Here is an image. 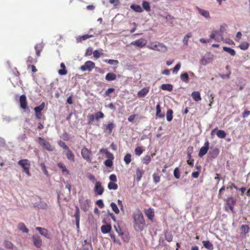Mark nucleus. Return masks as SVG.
I'll use <instances>...</instances> for the list:
<instances>
[{
    "mask_svg": "<svg viewBox=\"0 0 250 250\" xmlns=\"http://www.w3.org/2000/svg\"><path fill=\"white\" fill-rule=\"evenodd\" d=\"M133 226L136 230L142 231L146 226L143 214L139 209L135 210L133 213Z\"/></svg>",
    "mask_w": 250,
    "mask_h": 250,
    "instance_id": "nucleus-1",
    "label": "nucleus"
},
{
    "mask_svg": "<svg viewBox=\"0 0 250 250\" xmlns=\"http://www.w3.org/2000/svg\"><path fill=\"white\" fill-rule=\"evenodd\" d=\"M150 49L156 50L162 53L167 51V47L164 43L159 42H151L147 46Z\"/></svg>",
    "mask_w": 250,
    "mask_h": 250,
    "instance_id": "nucleus-2",
    "label": "nucleus"
},
{
    "mask_svg": "<svg viewBox=\"0 0 250 250\" xmlns=\"http://www.w3.org/2000/svg\"><path fill=\"white\" fill-rule=\"evenodd\" d=\"M18 164L22 168V171L25 172L28 176L31 175L30 168L31 163L28 159H21L18 162Z\"/></svg>",
    "mask_w": 250,
    "mask_h": 250,
    "instance_id": "nucleus-3",
    "label": "nucleus"
},
{
    "mask_svg": "<svg viewBox=\"0 0 250 250\" xmlns=\"http://www.w3.org/2000/svg\"><path fill=\"white\" fill-rule=\"evenodd\" d=\"M81 155L83 158L87 162H91L92 153L90 149H88L85 146L83 147L81 150Z\"/></svg>",
    "mask_w": 250,
    "mask_h": 250,
    "instance_id": "nucleus-4",
    "label": "nucleus"
},
{
    "mask_svg": "<svg viewBox=\"0 0 250 250\" xmlns=\"http://www.w3.org/2000/svg\"><path fill=\"white\" fill-rule=\"evenodd\" d=\"M114 228L115 231L118 233L119 236L121 237L122 239L124 242L126 243L129 242L130 237L128 233H126L124 232L122 229L120 227V226L119 225L118 226L114 225Z\"/></svg>",
    "mask_w": 250,
    "mask_h": 250,
    "instance_id": "nucleus-5",
    "label": "nucleus"
},
{
    "mask_svg": "<svg viewBox=\"0 0 250 250\" xmlns=\"http://www.w3.org/2000/svg\"><path fill=\"white\" fill-rule=\"evenodd\" d=\"M39 143L42 145V147L49 151H52L54 149V147L52 146L49 142L46 141L41 137L38 138Z\"/></svg>",
    "mask_w": 250,
    "mask_h": 250,
    "instance_id": "nucleus-6",
    "label": "nucleus"
},
{
    "mask_svg": "<svg viewBox=\"0 0 250 250\" xmlns=\"http://www.w3.org/2000/svg\"><path fill=\"white\" fill-rule=\"evenodd\" d=\"M95 66V63L91 61H86L84 64L82 65L80 69L83 71H91Z\"/></svg>",
    "mask_w": 250,
    "mask_h": 250,
    "instance_id": "nucleus-7",
    "label": "nucleus"
},
{
    "mask_svg": "<svg viewBox=\"0 0 250 250\" xmlns=\"http://www.w3.org/2000/svg\"><path fill=\"white\" fill-rule=\"evenodd\" d=\"M79 203L80 204L81 208L84 212H86L90 206L91 201L89 199H86L83 201L82 199H79Z\"/></svg>",
    "mask_w": 250,
    "mask_h": 250,
    "instance_id": "nucleus-8",
    "label": "nucleus"
},
{
    "mask_svg": "<svg viewBox=\"0 0 250 250\" xmlns=\"http://www.w3.org/2000/svg\"><path fill=\"white\" fill-rule=\"evenodd\" d=\"M19 102L20 104V107L21 109L24 110H26V109H28L26 97L24 94L20 96Z\"/></svg>",
    "mask_w": 250,
    "mask_h": 250,
    "instance_id": "nucleus-9",
    "label": "nucleus"
},
{
    "mask_svg": "<svg viewBox=\"0 0 250 250\" xmlns=\"http://www.w3.org/2000/svg\"><path fill=\"white\" fill-rule=\"evenodd\" d=\"M146 41L143 38H141L131 42L130 45H134L139 48H142L146 45Z\"/></svg>",
    "mask_w": 250,
    "mask_h": 250,
    "instance_id": "nucleus-10",
    "label": "nucleus"
},
{
    "mask_svg": "<svg viewBox=\"0 0 250 250\" xmlns=\"http://www.w3.org/2000/svg\"><path fill=\"white\" fill-rule=\"evenodd\" d=\"M34 245L37 248H40L42 246V241L38 235H33L32 237Z\"/></svg>",
    "mask_w": 250,
    "mask_h": 250,
    "instance_id": "nucleus-11",
    "label": "nucleus"
},
{
    "mask_svg": "<svg viewBox=\"0 0 250 250\" xmlns=\"http://www.w3.org/2000/svg\"><path fill=\"white\" fill-rule=\"evenodd\" d=\"M209 143L208 141H207L205 144L204 146L200 149L198 156L200 157H202L203 156L206 155L209 149Z\"/></svg>",
    "mask_w": 250,
    "mask_h": 250,
    "instance_id": "nucleus-12",
    "label": "nucleus"
},
{
    "mask_svg": "<svg viewBox=\"0 0 250 250\" xmlns=\"http://www.w3.org/2000/svg\"><path fill=\"white\" fill-rule=\"evenodd\" d=\"M94 190L96 194L99 195H101L103 193L104 191V188L102 187V184L100 182H96Z\"/></svg>",
    "mask_w": 250,
    "mask_h": 250,
    "instance_id": "nucleus-13",
    "label": "nucleus"
},
{
    "mask_svg": "<svg viewBox=\"0 0 250 250\" xmlns=\"http://www.w3.org/2000/svg\"><path fill=\"white\" fill-rule=\"evenodd\" d=\"M213 60V56L210 55L203 56L200 60V63L203 65H206L208 63L211 62Z\"/></svg>",
    "mask_w": 250,
    "mask_h": 250,
    "instance_id": "nucleus-14",
    "label": "nucleus"
},
{
    "mask_svg": "<svg viewBox=\"0 0 250 250\" xmlns=\"http://www.w3.org/2000/svg\"><path fill=\"white\" fill-rule=\"evenodd\" d=\"M36 229L38 230L40 234L44 236L45 238L49 239L50 235L48 232V230L45 229L40 227H37L36 228Z\"/></svg>",
    "mask_w": 250,
    "mask_h": 250,
    "instance_id": "nucleus-15",
    "label": "nucleus"
},
{
    "mask_svg": "<svg viewBox=\"0 0 250 250\" xmlns=\"http://www.w3.org/2000/svg\"><path fill=\"white\" fill-rule=\"evenodd\" d=\"M115 127L114 124L112 123H110L107 125H105L104 126L103 129L105 133H106L108 134H110L113 130V129Z\"/></svg>",
    "mask_w": 250,
    "mask_h": 250,
    "instance_id": "nucleus-16",
    "label": "nucleus"
},
{
    "mask_svg": "<svg viewBox=\"0 0 250 250\" xmlns=\"http://www.w3.org/2000/svg\"><path fill=\"white\" fill-rule=\"evenodd\" d=\"M236 201V199L232 197L228 198L227 200V205L232 211L233 210V206L235 205Z\"/></svg>",
    "mask_w": 250,
    "mask_h": 250,
    "instance_id": "nucleus-17",
    "label": "nucleus"
},
{
    "mask_svg": "<svg viewBox=\"0 0 250 250\" xmlns=\"http://www.w3.org/2000/svg\"><path fill=\"white\" fill-rule=\"evenodd\" d=\"M149 91V88L148 87H144L138 92V97L139 98L145 97L148 94Z\"/></svg>",
    "mask_w": 250,
    "mask_h": 250,
    "instance_id": "nucleus-18",
    "label": "nucleus"
},
{
    "mask_svg": "<svg viewBox=\"0 0 250 250\" xmlns=\"http://www.w3.org/2000/svg\"><path fill=\"white\" fill-rule=\"evenodd\" d=\"M156 116L157 118L162 119L165 117V114L161 111V107L160 104H158L156 107Z\"/></svg>",
    "mask_w": 250,
    "mask_h": 250,
    "instance_id": "nucleus-19",
    "label": "nucleus"
},
{
    "mask_svg": "<svg viewBox=\"0 0 250 250\" xmlns=\"http://www.w3.org/2000/svg\"><path fill=\"white\" fill-rule=\"evenodd\" d=\"M144 173V171L142 168L138 167L136 169V180L138 182H139L141 180Z\"/></svg>",
    "mask_w": 250,
    "mask_h": 250,
    "instance_id": "nucleus-20",
    "label": "nucleus"
},
{
    "mask_svg": "<svg viewBox=\"0 0 250 250\" xmlns=\"http://www.w3.org/2000/svg\"><path fill=\"white\" fill-rule=\"evenodd\" d=\"M100 152L101 153H104L108 160H113L114 158L113 154L111 152H109L106 149H101Z\"/></svg>",
    "mask_w": 250,
    "mask_h": 250,
    "instance_id": "nucleus-21",
    "label": "nucleus"
},
{
    "mask_svg": "<svg viewBox=\"0 0 250 250\" xmlns=\"http://www.w3.org/2000/svg\"><path fill=\"white\" fill-rule=\"evenodd\" d=\"M203 246L208 250H213L214 249L213 245L208 240L203 241L202 242Z\"/></svg>",
    "mask_w": 250,
    "mask_h": 250,
    "instance_id": "nucleus-22",
    "label": "nucleus"
},
{
    "mask_svg": "<svg viewBox=\"0 0 250 250\" xmlns=\"http://www.w3.org/2000/svg\"><path fill=\"white\" fill-rule=\"evenodd\" d=\"M111 226L110 224L103 225L101 228V231L104 234H106L110 232L111 229Z\"/></svg>",
    "mask_w": 250,
    "mask_h": 250,
    "instance_id": "nucleus-23",
    "label": "nucleus"
},
{
    "mask_svg": "<svg viewBox=\"0 0 250 250\" xmlns=\"http://www.w3.org/2000/svg\"><path fill=\"white\" fill-rule=\"evenodd\" d=\"M43 48V44L41 43L37 44L35 46L36 54L37 57H39L41 56V52Z\"/></svg>",
    "mask_w": 250,
    "mask_h": 250,
    "instance_id": "nucleus-24",
    "label": "nucleus"
},
{
    "mask_svg": "<svg viewBox=\"0 0 250 250\" xmlns=\"http://www.w3.org/2000/svg\"><path fill=\"white\" fill-rule=\"evenodd\" d=\"M219 153V150L218 148H215L211 149L209 152V155L210 158H215L217 157Z\"/></svg>",
    "mask_w": 250,
    "mask_h": 250,
    "instance_id": "nucleus-25",
    "label": "nucleus"
},
{
    "mask_svg": "<svg viewBox=\"0 0 250 250\" xmlns=\"http://www.w3.org/2000/svg\"><path fill=\"white\" fill-rule=\"evenodd\" d=\"M94 36L92 34H85L82 36H79L77 40L78 42H81L83 41H85L89 38L94 37Z\"/></svg>",
    "mask_w": 250,
    "mask_h": 250,
    "instance_id": "nucleus-26",
    "label": "nucleus"
},
{
    "mask_svg": "<svg viewBox=\"0 0 250 250\" xmlns=\"http://www.w3.org/2000/svg\"><path fill=\"white\" fill-rule=\"evenodd\" d=\"M65 155L67 158L71 161L74 162L75 161V156L72 151L70 149H68L66 150L65 152Z\"/></svg>",
    "mask_w": 250,
    "mask_h": 250,
    "instance_id": "nucleus-27",
    "label": "nucleus"
},
{
    "mask_svg": "<svg viewBox=\"0 0 250 250\" xmlns=\"http://www.w3.org/2000/svg\"><path fill=\"white\" fill-rule=\"evenodd\" d=\"M145 214L147 217L152 220L154 216V212L151 208H149L145 211Z\"/></svg>",
    "mask_w": 250,
    "mask_h": 250,
    "instance_id": "nucleus-28",
    "label": "nucleus"
},
{
    "mask_svg": "<svg viewBox=\"0 0 250 250\" xmlns=\"http://www.w3.org/2000/svg\"><path fill=\"white\" fill-rule=\"evenodd\" d=\"M57 166L61 169L62 172L63 174H69V170L66 168L65 165L63 164L60 162L57 164Z\"/></svg>",
    "mask_w": 250,
    "mask_h": 250,
    "instance_id": "nucleus-29",
    "label": "nucleus"
},
{
    "mask_svg": "<svg viewBox=\"0 0 250 250\" xmlns=\"http://www.w3.org/2000/svg\"><path fill=\"white\" fill-rule=\"evenodd\" d=\"M191 96L193 99L196 102L201 100L200 93L198 91H193L191 94Z\"/></svg>",
    "mask_w": 250,
    "mask_h": 250,
    "instance_id": "nucleus-30",
    "label": "nucleus"
},
{
    "mask_svg": "<svg viewBox=\"0 0 250 250\" xmlns=\"http://www.w3.org/2000/svg\"><path fill=\"white\" fill-rule=\"evenodd\" d=\"M165 239L168 242H170L173 240V235L170 232L165 231L164 232Z\"/></svg>",
    "mask_w": 250,
    "mask_h": 250,
    "instance_id": "nucleus-31",
    "label": "nucleus"
},
{
    "mask_svg": "<svg viewBox=\"0 0 250 250\" xmlns=\"http://www.w3.org/2000/svg\"><path fill=\"white\" fill-rule=\"evenodd\" d=\"M221 32V31H213L211 32L210 35V40L211 39H215L216 41L219 42L220 39L218 37H217L218 33H220Z\"/></svg>",
    "mask_w": 250,
    "mask_h": 250,
    "instance_id": "nucleus-32",
    "label": "nucleus"
},
{
    "mask_svg": "<svg viewBox=\"0 0 250 250\" xmlns=\"http://www.w3.org/2000/svg\"><path fill=\"white\" fill-rule=\"evenodd\" d=\"M116 78V75L113 73H108L105 76V80L107 81L115 80Z\"/></svg>",
    "mask_w": 250,
    "mask_h": 250,
    "instance_id": "nucleus-33",
    "label": "nucleus"
},
{
    "mask_svg": "<svg viewBox=\"0 0 250 250\" xmlns=\"http://www.w3.org/2000/svg\"><path fill=\"white\" fill-rule=\"evenodd\" d=\"M199 13L207 19L210 18L209 13L208 11L201 8H198Z\"/></svg>",
    "mask_w": 250,
    "mask_h": 250,
    "instance_id": "nucleus-34",
    "label": "nucleus"
},
{
    "mask_svg": "<svg viewBox=\"0 0 250 250\" xmlns=\"http://www.w3.org/2000/svg\"><path fill=\"white\" fill-rule=\"evenodd\" d=\"M116 182H109L107 185V188L109 190H117L118 188V185Z\"/></svg>",
    "mask_w": 250,
    "mask_h": 250,
    "instance_id": "nucleus-35",
    "label": "nucleus"
},
{
    "mask_svg": "<svg viewBox=\"0 0 250 250\" xmlns=\"http://www.w3.org/2000/svg\"><path fill=\"white\" fill-rule=\"evenodd\" d=\"M161 88L163 90H167L170 92L173 90V86L171 84H163Z\"/></svg>",
    "mask_w": 250,
    "mask_h": 250,
    "instance_id": "nucleus-36",
    "label": "nucleus"
},
{
    "mask_svg": "<svg viewBox=\"0 0 250 250\" xmlns=\"http://www.w3.org/2000/svg\"><path fill=\"white\" fill-rule=\"evenodd\" d=\"M18 229L23 232L27 233L29 231L28 229L23 223L21 222L18 224Z\"/></svg>",
    "mask_w": 250,
    "mask_h": 250,
    "instance_id": "nucleus-37",
    "label": "nucleus"
},
{
    "mask_svg": "<svg viewBox=\"0 0 250 250\" xmlns=\"http://www.w3.org/2000/svg\"><path fill=\"white\" fill-rule=\"evenodd\" d=\"M45 107V104L44 102L42 103L39 106H36L34 108L35 113H42V110H43Z\"/></svg>",
    "mask_w": 250,
    "mask_h": 250,
    "instance_id": "nucleus-38",
    "label": "nucleus"
},
{
    "mask_svg": "<svg viewBox=\"0 0 250 250\" xmlns=\"http://www.w3.org/2000/svg\"><path fill=\"white\" fill-rule=\"evenodd\" d=\"M181 80L186 83L189 82V76L187 73H182L180 75Z\"/></svg>",
    "mask_w": 250,
    "mask_h": 250,
    "instance_id": "nucleus-39",
    "label": "nucleus"
},
{
    "mask_svg": "<svg viewBox=\"0 0 250 250\" xmlns=\"http://www.w3.org/2000/svg\"><path fill=\"white\" fill-rule=\"evenodd\" d=\"M240 229L241 230V233H244V235H245L250 231V228L248 225H243L241 226Z\"/></svg>",
    "mask_w": 250,
    "mask_h": 250,
    "instance_id": "nucleus-40",
    "label": "nucleus"
},
{
    "mask_svg": "<svg viewBox=\"0 0 250 250\" xmlns=\"http://www.w3.org/2000/svg\"><path fill=\"white\" fill-rule=\"evenodd\" d=\"M61 67L62 69L59 70L58 73L60 75H64L67 74V70L65 69V66L64 63L62 62L61 63Z\"/></svg>",
    "mask_w": 250,
    "mask_h": 250,
    "instance_id": "nucleus-41",
    "label": "nucleus"
},
{
    "mask_svg": "<svg viewBox=\"0 0 250 250\" xmlns=\"http://www.w3.org/2000/svg\"><path fill=\"white\" fill-rule=\"evenodd\" d=\"M223 49L225 51L230 54L231 56H234L235 55L236 52L234 49L226 46L223 47Z\"/></svg>",
    "mask_w": 250,
    "mask_h": 250,
    "instance_id": "nucleus-42",
    "label": "nucleus"
},
{
    "mask_svg": "<svg viewBox=\"0 0 250 250\" xmlns=\"http://www.w3.org/2000/svg\"><path fill=\"white\" fill-rule=\"evenodd\" d=\"M110 207L112 209V210L117 214H119L120 213V210L117 206V205L114 203L112 202L110 204Z\"/></svg>",
    "mask_w": 250,
    "mask_h": 250,
    "instance_id": "nucleus-43",
    "label": "nucleus"
},
{
    "mask_svg": "<svg viewBox=\"0 0 250 250\" xmlns=\"http://www.w3.org/2000/svg\"><path fill=\"white\" fill-rule=\"evenodd\" d=\"M173 111L172 109H168L167 112V120L168 122H170L173 118Z\"/></svg>",
    "mask_w": 250,
    "mask_h": 250,
    "instance_id": "nucleus-44",
    "label": "nucleus"
},
{
    "mask_svg": "<svg viewBox=\"0 0 250 250\" xmlns=\"http://www.w3.org/2000/svg\"><path fill=\"white\" fill-rule=\"evenodd\" d=\"M216 135L219 138H224L226 136V132L223 130H218L216 133Z\"/></svg>",
    "mask_w": 250,
    "mask_h": 250,
    "instance_id": "nucleus-45",
    "label": "nucleus"
},
{
    "mask_svg": "<svg viewBox=\"0 0 250 250\" xmlns=\"http://www.w3.org/2000/svg\"><path fill=\"white\" fill-rule=\"evenodd\" d=\"M124 160L126 165L129 164L131 161V155L130 154H126L124 158Z\"/></svg>",
    "mask_w": 250,
    "mask_h": 250,
    "instance_id": "nucleus-46",
    "label": "nucleus"
},
{
    "mask_svg": "<svg viewBox=\"0 0 250 250\" xmlns=\"http://www.w3.org/2000/svg\"><path fill=\"white\" fill-rule=\"evenodd\" d=\"M4 244L5 247L6 248L9 249H11V250L13 249L14 245L11 242L8 241V240H5L4 242Z\"/></svg>",
    "mask_w": 250,
    "mask_h": 250,
    "instance_id": "nucleus-47",
    "label": "nucleus"
},
{
    "mask_svg": "<svg viewBox=\"0 0 250 250\" xmlns=\"http://www.w3.org/2000/svg\"><path fill=\"white\" fill-rule=\"evenodd\" d=\"M74 216L75 218V220H80V212L78 206L75 207V212Z\"/></svg>",
    "mask_w": 250,
    "mask_h": 250,
    "instance_id": "nucleus-48",
    "label": "nucleus"
},
{
    "mask_svg": "<svg viewBox=\"0 0 250 250\" xmlns=\"http://www.w3.org/2000/svg\"><path fill=\"white\" fill-rule=\"evenodd\" d=\"M142 6L146 11L149 12L150 11V5L147 1H144L142 3Z\"/></svg>",
    "mask_w": 250,
    "mask_h": 250,
    "instance_id": "nucleus-49",
    "label": "nucleus"
},
{
    "mask_svg": "<svg viewBox=\"0 0 250 250\" xmlns=\"http://www.w3.org/2000/svg\"><path fill=\"white\" fill-rule=\"evenodd\" d=\"M130 7L131 9L137 12H142L143 11L142 7L138 5H132Z\"/></svg>",
    "mask_w": 250,
    "mask_h": 250,
    "instance_id": "nucleus-50",
    "label": "nucleus"
},
{
    "mask_svg": "<svg viewBox=\"0 0 250 250\" xmlns=\"http://www.w3.org/2000/svg\"><path fill=\"white\" fill-rule=\"evenodd\" d=\"M153 181L155 184L158 183L160 182V176L158 173H154L153 174Z\"/></svg>",
    "mask_w": 250,
    "mask_h": 250,
    "instance_id": "nucleus-51",
    "label": "nucleus"
},
{
    "mask_svg": "<svg viewBox=\"0 0 250 250\" xmlns=\"http://www.w3.org/2000/svg\"><path fill=\"white\" fill-rule=\"evenodd\" d=\"M144 151V149L141 146H138L135 149V153L136 155H141Z\"/></svg>",
    "mask_w": 250,
    "mask_h": 250,
    "instance_id": "nucleus-52",
    "label": "nucleus"
},
{
    "mask_svg": "<svg viewBox=\"0 0 250 250\" xmlns=\"http://www.w3.org/2000/svg\"><path fill=\"white\" fill-rule=\"evenodd\" d=\"M239 48L242 50H246L249 47V44L247 42H243L239 46Z\"/></svg>",
    "mask_w": 250,
    "mask_h": 250,
    "instance_id": "nucleus-53",
    "label": "nucleus"
},
{
    "mask_svg": "<svg viewBox=\"0 0 250 250\" xmlns=\"http://www.w3.org/2000/svg\"><path fill=\"white\" fill-rule=\"evenodd\" d=\"M192 37V34L191 33H188L183 39V43L184 44L187 45L188 44V39Z\"/></svg>",
    "mask_w": 250,
    "mask_h": 250,
    "instance_id": "nucleus-54",
    "label": "nucleus"
},
{
    "mask_svg": "<svg viewBox=\"0 0 250 250\" xmlns=\"http://www.w3.org/2000/svg\"><path fill=\"white\" fill-rule=\"evenodd\" d=\"M38 208L46 209L48 206L45 202H41L39 204L36 206Z\"/></svg>",
    "mask_w": 250,
    "mask_h": 250,
    "instance_id": "nucleus-55",
    "label": "nucleus"
},
{
    "mask_svg": "<svg viewBox=\"0 0 250 250\" xmlns=\"http://www.w3.org/2000/svg\"><path fill=\"white\" fill-rule=\"evenodd\" d=\"M151 157L150 156L146 155L143 158V163L146 165H148L151 161Z\"/></svg>",
    "mask_w": 250,
    "mask_h": 250,
    "instance_id": "nucleus-56",
    "label": "nucleus"
},
{
    "mask_svg": "<svg viewBox=\"0 0 250 250\" xmlns=\"http://www.w3.org/2000/svg\"><path fill=\"white\" fill-rule=\"evenodd\" d=\"M95 120H98L99 119L103 118L104 117V113L101 112L99 111L95 113Z\"/></svg>",
    "mask_w": 250,
    "mask_h": 250,
    "instance_id": "nucleus-57",
    "label": "nucleus"
},
{
    "mask_svg": "<svg viewBox=\"0 0 250 250\" xmlns=\"http://www.w3.org/2000/svg\"><path fill=\"white\" fill-rule=\"evenodd\" d=\"M174 177L177 179H178L180 178V171L178 167H176L174 169Z\"/></svg>",
    "mask_w": 250,
    "mask_h": 250,
    "instance_id": "nucleus-58",
    "label": "nucleus"
},
{
    "mask_svg": "<svg viewBox=\"0 0 250 250\" xmlns=\"http://www.w3.org/2000/svg\"><path fill=\"white\" fill-rule=\"evenodd\" d=\"M37 59H34L32 57L29 56L27 60V63L28 65H29L32 63H36L37 62Z\"/></svg>",
    "mask_w": 250,
    "mask_h": 250,
    "instance_id": "nucleus-59",
    "label": "nucleus"
},
{
    "mask_svg": "<svg viewBox=\"0 0 250 250\" xmlns=\"http://www.w3.org/2000/svg\"><path fill=\"white\" fill-rule=\"evenodd\" d=\"M59 146L62 147L63 149L67 150L69 149L68 146L65 144V143L64 142L60 141L59 143Z\"/></svg>",
    "mask_w": 250,
    "mask_h": 250,
    "instance_id": "nucleus-60",
    "label": "nucleus"
},
{
    "mask_svg": "<svg viewBox=\"0 0 250 250\" xmlns=\"http://www.w3.org/2000/svg\"><path fill=\"white\" fill-rule=\"evenodd\" d=\"M105 62H107L108 64L111 65H117L119 63L118 61L116 60H108L107 61H105Z\"/></svg>",
    "mask_w": 250,
    "mask_h": 250,
    "instance_id": "nucleus-61",
    "label": "nucleus"
},
{
    "mask_svg": "<svg viewBox=\"0 0 250 250\" xmlns=\"http://www.w3.org/2000/svg\"><path fill=\"white\" fill-rule=\"evenodd\" d=\"M93 54L94 57L96 59H98L101 55H103V53H100L97 50L94 51Z\"/></svg>",
    "mask_w": 250,
    "mask_h": 250,
    "instance_id": "nucleus-62",
    "label": "nucleus"
},
{
    "mask_svg": "<svg viewBox=\"0 0 250 250\" xmlns=\"http://www.w3.org/2000/svg\"><path fill=\"white\" fill-rule=\"evenodd\" d=\"M110 182H117V179L115 174H112L109 176Z\"/></svg>",
    "mask_w": 250,
    "mask_h": 250,
    "instance_id": "nucleus-63",
    "label": "nucleus"
},
{
    "mask_svg": "<svg viewBox=\"0 0 250 250\" xmlns=\"http://www.w3.org/2000/svg\"><path fill=\"white\" fill-rule=\"evenodd\" d=\"M104 165L107 167H111L113 165L112 160H106L104 161Z\"/></svg>",
    "mask_w": 250,
    "mask_h": 250,
    "instance_id": "nucleus-64",
    "label": "nucleus"
}]
</instances>
